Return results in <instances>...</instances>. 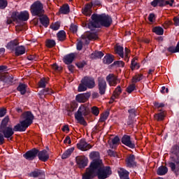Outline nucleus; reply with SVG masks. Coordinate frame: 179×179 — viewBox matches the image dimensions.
Returning a JSON list of instances; mask_svg holds the SVG:
<instances>
[{"instance_id":"nucleus-1","label":"nucleus","mask_w":179,"mask_h":179,"mask_svg":"<svg viewBox=\"0 0 179 179\" xmlns=\"http://www.w3.org/2000/svg\"><path fill=\"white\" fill-rule=\"evenodd\" d=\"M111 168L110 166H104V165L101 164L98 167L92 168L83 176V179H91L93 177L97 176L99 179H106L108 178L111 176Z\"/></svg>"},{"instance_id":"nucleus-2","label":"nucleus","mask_w":179,"mask_h":179,"mask_svg":"<svg viewBox=\"0 0 179 179\" xmlns=\"http://www.w3.org/2000/svg\"><path fill=\"white\" fill-rule=\"evenodd\" d=\"M112 22L111 17L106 15V14H94L92 15V22L87 23V26L91 30H93V29L100 27V26L108 27L110 26Z\"/></svg>"},{"instance_id":"nucleus-3","label":"nucleus","mask_w":179,"mask_h":179,"mask_svg":"<svg viewBox=\"0 0 179 179\" xmlns=\"http://www.w3.org/2000/svg\"><path fill=\"white\" fill-rule=\"evenodd\" d=\"M34 117L30 112H25L22 115V121L14 127V131L23 132L31 125Z\"/></svg>"},{"instance_id":"nucleus-4","label":"nucleus","mask_w":179,"mask_h":179,"mask_svg":"<svg viewBox=\"0 0 179 179\" xmlns=\"http://www.w3.org/2000/svg\"><path fill=\"white\" fill-rule=\"evenodd\" d=\"M171 153L173 155L172 159L176 164L171 162L169 163V167H171L172 171H174L176 176L179 174V148L178 146H174L172 148Z\"/></svg>"},{"instance_id":"nucleus-5","label":"nucleus","mask_w":179,"mask_h":179,"mask_svg":"<svg viewBox=\"0 0 179 179\" xmlns=\"http://www.w3.org/2000/svg\"><path fill=\"white\" fill-rule=\"evenodd\" d=\"M90 110L89 109V106L87 105H81L78 112L75 114V118L80 124L82 125H86V121H85V118L83 117L87 115Z\"/></svg>"},{"instance_id":"nucleus-6","label":"nucleus","mask_w":179,"mask_h":179,"mask_svg":"<svg viewBox=\"0 0 179 179\" xmlns=\"http://www.w3.org/2000/svg\"><path fill=\"white\" fill-rule=\"evenodd\" d=\"M89 157L92 162L90 166L87 169L86 171H88L94 169V167H99L103 164V161L100 159V153L97 151H92L90 153Z\"/></svg>"},{"instance_id":"nucleus-7","label":"nucleus","mask_w":179,"mask_h":179,"mask_svg":"<svg viewBox=\"0 0 179 179\" xmlns=\"http://www.w3.org/2000/svg\"><path fill=\"white\" fill-rule=\"evenodd\" d=\"M29 11L24 10L22 12H14L12 13L11 15V19H8L7 20V23H8V24H10V23H12L13 22H15L16 23H17V22H19V20H22V22H26L27 20H29Z\"/></svg>"},{"instance_id":"nucleus-8","label":"nucleus","mask_w":179,"mask_h":179,"mask_svg":"<svg viewBox=\"0 0 179 179\" xmlns=\"http://www.w3.org/2000/svg\"><path fill=\"white\" fill-rule=\"evenodd\" d=\"M31 13L33 16H41L44 13V6L39 1H35L31 6Z\"/></svg>"},{"instance_id":"nucleus-9","label":"nucleus","mask_w":179,"mask_h":179,"mask_svg":"<svg viewBox=\"0 0 179 179\" xmlns=\"http://www.w3.org/2000/svg\"><path fill=\"white\" fill-rule=\"evenodd\" d=\"M82 40L84 43H89L90 40H97L99 36L96 33L87 31L83 35H82Z\"/></svg>"},{"instance_id":"nucleus-10","label":"nucleus","mask_w":179,"mask_h":179,"mask_svg":"<svg viewBox=\"0 0 179 179\" xmlns=\"http://www.w3.org/2000/svg\"><path fill=\"white\" fill-rule=\"evenodd\" d=\"M93 148V145L88 144L85 139H82L77 143V149L82 150L83 152H86Z\"/></svg>"},{"instance_id":"nucleus-11","label":"nucleus","mask_w":179,"mask_h":179,"mask_svg":"<svg viewBox=\"0 0 179 179\" xmlns=\"http://www.w3.org/2000/svg\"><path fill=\"white\" fill-rule=\"evenodd\" d=\"M76 162L80 169H85L89 163V159L85 156H78L76 158Z\"/></svg>"},{"instance_id":"nucleus-12","label":"nucleus","mask_w":179,"mask_h":179,"mask_svg":"<svg viewBox=\"0 0 179 179\" xmlns=\"http://www.w3.org/2000/svg\"><path fill=\"white\" fill-rule=\"evenodd\" d=\"M0 132L4 135V138L12 139V136L14 134L13 129L12 127H3V126H1Z\"/></svg>"},{"instance_id":"nucleus-13","label":"nucleus","mask_w":179,"mask_h":179,"mask_svg":"<svg viewBox=\"0 0 179 179\" xmlns=\"http://www.w3.org/2000/svg\"><path fill=\"white\" fill-rule=\"evenodd\" d=\"M81 83H83V85H85L88 89H93V87L96 86L94 79L90 77H85L83 80H81Z\"/></svg>"},{"instance_id":"nucleus-14","label":"nucleus","mask_w":179,"mask_h":179,"mask_svg":"<svg viewBox=\"0 0 179 179\" xmlns=\"http://www.w3.org/2000/svg\"><path fill=\"white\" fill-rule=\"evenodd\" d=\"M98 87L101 94H105L107 89V83L104 78H99Z\"/></svg>"},{"instance_id":"nucleus-15","label":"nucleus","mask_w":179,"mask_h":179,"mask_svg":"<svg viewBox=\"0 0 179 179\" xmlns=\"http://www.w3.org/2000/svg\"><path fill=\"white\" fill-rule=\"evenodd\" d=\"M106 80L110 86H117L120 83V79H117L115 75L110 74L106 77Z\"/></svg>"},{"instance_id":"nucleus-16","label":"nucleus","mask_w":179,"mask_h":179,"mask_svg":"<svg viewBox=\"0 0 179 179\" xmlns=\"http://www.w3.org/2000/svg\"><path fill=\"white\" fill-rule=\"evenodd\" d=\"M122 143H123V145H125L126 146H128V148H131V149H134V148H135V143L131 141V137L128 135H124L122 137Z\"/></svg>"},{"instance_id":"nucleus-17","label":"nucleus","mask_w":179,"mask_h":179,"mask_svg":"<svg viewBox=\"0 0 179 179\" xmlns=\"http://www.w3.org/2000/svg\"><path fill=\"white\" fill-rule=\"evenodd\" d=\"M89 97H90V92L79 94L76 96V99L78 103H86V101L89 100Z\"/></svg>"},{"instance_id":"nucleus-18","label":"nucleus","mask_w":179,"mask_h":179,"mask_svg":"<svg viewBox=\"0 0 179 179\" xmlns=\"http://www.w3.org/2000/svg\"><path fill=\"white\" fill-rule=\"evenodd\" d=\"M38 157L41 162H47L50 159V154L47 150H43L38 153Z\"/></svg>"},{"instance_id":"nucleus-19","label":"nucleus","mask_w":179,"mask_h":179,"mask_svg":"<svg viewBox=\"0 0 179 179\" xmlns=\"http://www.w3.org/2000/svg\"><path fill=\"white\" fill-rule=\"evenodd\" d=\"M38 154V150H32L31 151H28L25 155H24V157L25 159H27V160H33L36 156Z\"/></svg>"},{"instance_id":"nucleus-20","label":"nucleus","mask_w":179,"mask_h":179,"mask_svg":"<svg viewBox=\"0 0 179 179\" xmlns=\"http://www.w3.org/2000/svg\"><path fill=\"white\" fill-rule=\"evenodd\" d=\"M92 6L93 4L92 3L87 4L84 8H83L82 12L85 16H90L92 15Z\"/></svg>"},{"instance_id":"nucleus-21","label":"nucleus","mask_w":179,"mask_h":179,"mask_svg":"<svg viewBox=\"0 0 179 179\" xmlns=\"http://www.w3.org/2000/svg\"><path fill=\"white\" fill-rule=\"evenodd\" d=\"M19 45V41L17 40L11 41L10 43L7 44L8 50H10V51L16 50L17 48V45Z\"/></svg>"},{"instance_id":"nucleus-22","label":"nucleus","mask_w":179,"mask_h":179,"mask_svg":"<svg viewBox=\"0 0 179 179\" xmlns=\"http://www.w3.org/2000/svg\"><path fill=\"white\" fill-rule=\"evenodd\" d=\"M126 163L128 167H134V166H136V163L135 162V156H129L126 159Z\"/></svg>"},{"instance_id":"nucleus-23","label":"nucleus","mask_w":179,"mask_h":179,"mask_svg":"<svg viewBox=\"0 0 179 179\" xmlns=\"http://www.w3.org/2000/svg\"><path fill=\"white\" fill-rule=\"evenodd\" d=\"M73 59H75V54L71 53L64 57V62L67 65H69V64H72V62H73Z\"/></svg>"},{"instance_id":"nucleus-24","label":"nucleus","mask_w":179,"mask_h":179,"mask_svg":"<svg viewBox=\"0 0 179 179\" xmlns=\"http://www.w3.org/2000/svg\"><path fill=\"white\" fill-rule=\"evenodd\" d=\"M108 143L112 149H115V148H117V145L120 143V138L115 136L113 139L109 141Z\"/></svg>"},{"instance_id":"nucleus-25","label":"nucleus","mask_w":179,"mask_h":179,"mask_svg":"<svg viewBox=\"0 0 179 179\" xmlns=\"http://www.w3.org/2000/svg\"><path fill=\"white\" fill-rule=\"evenodd\" d=\"M169 171V169L164 166H161L158 168L157 171V174L158 176H165V174H167Z\"/></svg>"},{"instance_id":"nucleus-26","label":"nucleus","mask_w":179,"mask_h":179,"mask_svg":"<svg viewBox=\"0 0 179 179\" xmlns=\"http://www.w3.org/2000/svg\"><path fill=\"white\" fill-rule=\"evenodd\" d=\"M40 22L43 26L45 27H48V24H50V19L47 15H42L40 17Z\"/></svg>"},{"instance_id":"nucleus-27","label":"nucleus","mask_w":179,"mask_h":179,"mask_svg":"<svg viewBox=\"0 0 179 179\" xmlns=\"http://www.w3.org/2000/svg\"><path fill=\"white\" fill-rule=\"evenodd\" d=\"M118 173L121 179L129 178V173L127 172V170L124 169H120Z\"/></svg>"},{"instance_id":"nucleus-28","label":"nucleus","mask_w":179,"mask_h":179,"mask_svg":"<svg viewBox=\"0 0 179 179\" xmlns=\"http://www.w3.org/2000/svg\"><path fill=\"white\" fill-rule=\"evenodd\" d=\"M15 55L19 57V55H23L26 52V48L23 46H18L15 48Z\"/></svg>"},{"instance_id":"nucleus-29","label":"nucleus","mask_w":179,"mask_h":179,"mask_svg":"<svg viewBox=\"0 0 179 179\" xmlns=\"http://www.w3.org/2000/svg\"><path fill=\"white\" fill-rule=\"evenodd\" d=\"M73 150H75V148H71L68 149L62 156V159H68L72 153H73Z\"/></svg>"},{"instance_id":"nucleus-30","label":"nucleus","mask_w":179,"mask_h":179,"mask_svg":"<svg viewBox=\"0 0 179 179\" xmlns=\"http://www.w3.org/2000/svg\"><path fill=\"white\" fill-rule=\"evenodd\" d=\"M114 61V56L113 55H107L103 58V63L110 64Z\"/></svg>"},{"instance_id":"nucleus-31","label":"nucleus","mask_w":179,"mask_h":179,"mask_svg":"<svg viewBox=\"0 0 179 179\" xmlns=\"http://www.w3.org/2000/svg\"><path fill=\"white\" fill-rule=\"evenodd\" d=\"M116 54H118L121 58H124V48L120 45H117L115 48Z\"/></svg>"},{"instance_id":"nucleus-32","label":"nucleus","mask_w":179,"mask_h":179,"mask_svg":"<svg viewBox=\"0 0 179 179\" xmlns=\"http://www.w3.org/2000/svg\"><path fill=\"white\" fill-rule=\"evenodd\" d=\"M152 31L155 33V34H157L158 36H162L163 33H164V30L163 28L160 27H156L152 29Z\"/></svg>"},{"instance_id":"nucleus-33","label":"nucleus","mask_w":179,"mask_h":179,"mask_svg":"<svg viewBox=\"0 0 179 179\" xmlns=\"http://www.w3.org/2000/svg\"><path fill=\"white\" fill-rule=\"evenodd\" d=\"M120 94H121V87H117L113 92V94L112 96V100L117 99L120 96Z\"/></svg>"},{"instance_id":"nucleus-34","label":"nucleus","mask_w":179,"mask_h":179,"mask_svg":"<svg viewBox=\"0 0 179 179\" xmlns=\"http://www.w3.org/2000/svg\"><path fill=\"white\" fill-rule=\"evenodd\" d=\"M57 38L59 41H64L65 38H66V34H65V31H60L57 33Z\"/></svg>"},{"instance_id":"nucleus-35","label":"nucleus","mask_w":179,"mask_h":179,"mask_svg":"<svg viewBox=\"0 0 179 179\" xmlns=\"http://www.w3.org/2000/svg\"><path fill=\"white\" fill-rule=\"evenodd\" d=\"M27 87V85L20 84L17 87L18 92H20L21 94H24L26 93V88Z\"/></svg>"},{"instance_id":"nucleus-36","label":"nucleus","mask_w":179,"mask_h":179,"mask_svg":"<svg viewBox=\"0 0 179 179\" xmlns=\"http://www.w3.org/2000/svg\"><path fill=\"white\" fill-rule=\"evenodd\" d=\"M48 83V78H43L41 79L40 82L38 83L39 87H45V85Z\"/></svg>"},{"instance_id":"nucleus-37","label":"nucleus","mask_w":179,"mask_h":179,"mask_svg":"<svg viewBox=\"0 0 179 179\" xmlns=\"http://www.w3.org/2000/svg\"><path fill=\"white\" fill-rule=\"evenodd\" d=\"M60 13H63V15H66V13H69V6L67 4L63 6L60 8Z\"/></svg>"},{"instance_id":"nucleus-38","label":"nucleus","mask_w":179,"mask_h":179,"mask_svg":"<svg viewBox=\"0 0 179 179\" xmlns=\"http://www.w3.org/2000/svg\"><path fill=\"white\" fill-rule=\"evenodd\" d=\"M136 58H134L131 60V68L132 69V71H134V69H139V64H138V62H136Z\"/></svg>"},{"instance_id":"nucleus-39","label":"nucleus","mask_w":179,"mask_h":179,"mask_svg":"<svg viewBox=\"0 0 179 179\" xmlns=\"http://www.w3.org/2000/svg\"><path fill=\"white\" fill-rule=\"evenodd\" d=\"M143 79V76L142 74H138V75H136L134 77H133L132 83H136V82H139L140 80H142Z\"/></svg>"},{"instance_id":"nucleus-40","label":"nucleus","mask_w":179,"mask_h":179,"mask_svg":"<svg viewBox=\"0 0 179 179\" xmlns=\"http://www.w3.org/2000/svg\"><path fill=\"white\" fill-rule=\"evenodd\" d=\"M108 115H110V113L108 112L103 113L99 119V122H104L108 118Z\"/></svg>"},{"instance_id":"nucleus-41","label":"nucleus","mask_w":179,"mask_h":179,"mask_svg":"<svg viewBox=\"0 0 179 179\" xmlns=\"http://www.w3.org/2000/svg\"><path fill=\"white\" fill-rule=\"evenodd\" d=\"M155 120H157V121H162L164 119V112H161L160 113H158L155 115Z\"/></svg>"},{"instance_id":"nucleus-42","label":"nucleus","mask_w":179,"mask_h":179,"mask_svg":"<svg viewBox=\"0 0 179 179\" xmlns=\"http://www.w3.org/2000/svg\"><path fill=\"white\" fill-rule=\"evenodd\" d=\"M55 41L48 40L46 41V46L48 47V48H52V47H55Z\"/></svg>"},{"instance_id":"nucleus-43","label":"nucleus","mask_w":179,"mask_h":179,"mask_svg":"<svg viewBox=\"0 0 179 179\" xmlns=\"http://www.w3.org/2000/svg\"><path fill=\"white\" fill-rule=\"evenodd\" d=\"M104 56V54L101 52H95L94 54L92 55V58H101Z\"/></svg>"},{"instance_id":"nucleus-44","label":"nucleus","mask_w":179,"mask_h":179,"mask_svg":"<svg viewBox=\"0 0 179 179\" xmlns=\"http://www.w3.org/2000/svg\"><path fill=\"white\" fill-rule=\"evenodd\" d=\"M91 111H92V113L96 116H97V115H99V114H100V110H99V108H97L96 106L92 107L91 109Z\"/></svg>"},{"instance_id":"nucleus-45","label":"nucleus","mask_w":179,"mask_h":179,"mask_svg":"<svg viewBox=\"0 0 179 179\" xmlns=\"http://www.w3.org/2000/svg\"><path fill=\"white\" fill-rule=\"evenodd\" d=\"M8 6L7 0H0V9H5Z\"/></svg>"},{"instance_id":"nucleus-46","label":"nucleus","mask_w":179,"mask_h":179,"mask_svg":"<svg viewBox=\"0 0 179 179\" xmlns=\"http://www.w3.org/2000/svg\"><path fill=\"white\" fill-rule=\"evenodd\" d=\"M87 90V87L83 83H81L78 86V92H85Z\"/></svg>"},{"instance_id":"nucleus-47","label":"nucleus","mask_w":179,"mask_h":179,"mask_svg":"<svg viewBox=\"0 0 179 179\" xmlns=\"http://www.w3.org/2000/svg\"><path fill=\"white\" fill-rule=\"evenodd\" d=\"M135 84H131L129 85L127 88V93H131V92H134L135 90Z\"/></svg>"},{"instance_id":"nucleus-48","label":"nucleus","mask_w":179,"mask_h":179,"mask_svg":"<svg viewBox=\"0 0 179 179\" xmlns=\"http://www.w3.org/2000/svg\"><path fill=\"white\" fill-rule=\"evenodd\" d=\"M40 174H41V171H33L30 173V176L31 177H38V176H40Z\"/></svg>"},{"instance_id":"nucleus-49","label":"nucleus","mask_w":179,"mask_h":179,"mask_svg":"<svg viewBox=\"0 0 179 179\" xmlns=\"http://www.w3.org/2000/svg\"><path fill=\"white\" fill-rule=\"evenodd\" d=\"M61 24H59V22H55L51 25V29H52V30H58Z\"/></svg>"},{"instance_id":"nucleus-50","label":"nucleus","mask_w":179,"mask_h":179,"mask_svg":"<svg viewBox=\"0 0 179 179\" xmlns=\"http://www.w3.org/2000/svg\"><path fill=\"white\" fill-rule=\"evenodd\" d=\"M114 65L115 66H119L120 68H123V66H124V65H125V64L122 61H116L114 62Z\"/></svg>"},{"instance_id":"nucleus-51","label":"nucleus","mask_w":179,"mask_h":179,"mask_svg":"<svg viewBox=\"0 0 179 179\" xmlns=\"http://www.w3.org/2000/svg\"><path fill=\"white\" fill-rule=\"evenodd\" d=\"M6 114V109L5 108H2L0 109V117H5Z\"/></svg>"},{"instance_id":"nucleus-52","label":"nucleus","mask_w":179,"mask_h":179,"mask_svg":"<svg viewBox=\"0 0 179 179\" xmlns=\"http://www.w3.org/2000/svg\"><path fill=\"white\" fill-rule=\"evenodd\" d=\"M70 30L73 33H76V31H78V27L75 24H71L70 27Z\"/></svg>"},{"instance_id":"nucleus-53","label":"nucleus","mask_w":179,"mask_h":179,"mask_svg":"<svg viewBox=\"0 0 179 179\" xmlns=\"http://www.w3.org/2000/svg\"><path fill=\"white\" fill-rule=\"evenodd\" d=\"M172 22L171 20H166L164 24V27L165 29H167V27H169V26H171Z\"/></svg>"},{"instance_id":"nucleus-54","label":"nucleus","mask_w":179,"mask_h":179,"mask_svg":"<svg viewBox=\"0 0 179 179\" xmlns=\"http://www.w3.org/2000/svg\"><path fill=\"white\" fill-rule=\"evenodd\" d=\"M154 106L156 108H160L162 107H164V103H159L157 102H155L154 103Z\"/></svg>"},{"instance_id":"nucleus-55","label":"nucleus","mask_w":179,"mask_h":179,"mask_svg":"<svg viewBox=\"0 0 179 179\" xmlns=\"http://www.w3.org/2000/svg\"><path fill=\"white\" fill-rule=\"evenodd\" d=\"M128 54H129V50L126 48H125V53H124V55H125V61H129V60Z\"/></svg>"},{"instance_id":"nucleus-56","label":"nucleus","mask_w":179,"mask_h":179,"mask_svg":"<svg viewBox=\"0 0 179 179\" xmlns=\"http://www.w3.org/2000/svg\"><path fill=\"white\" fill-rule=\"evenodd\" d=\"M8 122H9V117H6L3 121H2V125H3L4 127L6 125V124H8Z\"/></svg>"},{"instance_id":"nucleus-57","label":"nucleus","mask_w":179,"mask_h":179,"mask_svg":"<svg viewBox=\"0 0 179 179\" xmlns=\"http://www.w3.org/2000/svg\"><path fill=\"white\" fill-rule=\"evenodd\" d=\"M155 14L151 13L149 15L148 20H150V22H155Z\"/></svg>"},{"instance_id":"nucleus-58","label":"nucleus","mask_w":179,"mask_h":179,"mask_svg":"<svg viewBox=\"0 0 179 179\" xmlns=\"http://www.w3.org/2000/svg\"><path fill=\"white\" fill-rule=\"evenodd\" d=\"M64 143H68V145H71V137L66 136L64 141Z\"/></svg>"},{"instance_id":"nucleus-59","label":"nucleus","mask_w":179,"mask_h":179,"mask_svg":"<svg viewBox=\"0 0 179 179\" xmlns=\"http://www.w3.org/2000/svg\"><path fill=\"white\" fill-rule=\"evenodd\" d=\"M5 143V138L3 135L0 133V145H3Z\"/></svg>"},{"instance_id":"nucleus-60","label":"nucleus","mask_w":179,"mask_h":179,"mask_svg":"<svg viewBox=\"0 0 179 179\" xmlns=\"http://www.w3.org/2000/svg\"><path fill=\"white\" fill-rule=\"evenodd\" d=\"M157 1L158 6H163L166 5V1H164V0H157Z\"/></svg>"},{"instance_id":"nucleus-61","label":"nucleus","mask_w":179,"mask_h":179,"mask_svg":"<svg viewBox=\"0 0 179 179\" xmlns=\"http://www.w3.org/2000/svg\"><path fill=\"white\" fill-rule=\"evenodd\" d=\"M173 22H174L175 26H179V17H175L173 18Z\"/></svg>"},{"instance_id":"nucleus-62","label":"nucleus","mask_w":179,"mask_h":179,"mask_svg":"<svg viewBox=\"0 0 179 179\" xmlns=\"http://www.w3.org/2000/svg\"><path fill=\"white\" fill-rule=\"evenodd\" d=\"M82 48H83L82 41H79V42L77 43V50H78V51H80V50H82Z\"/></svg>"},{"instance_id":"nucleus-63","label":"nucleus","mask_w":179,"mask_h":179,"mask_svg":"<svg viewBox=\"0 0 179 179\" xmlns=\"http://www.w3.org/2000/svg\"><path fill=\"white\" fill-rule=\"evenodd\" d=\"M52 90H45L43 92V94H52Z\"/></svg>"},{"instance_id":"nucleus-64","label":"nucleus","mask_w":179,"mask_h":179,"mask_svg":"<svg viewBox=\"0 0 179 179\" xmlns=\"http://www.w3.org/2000/svg\"><path fill=\"white\" fill-rule=\"evenodd\" d=\"M85 62H80L77 64V66L78 68H83V66H85Z\"/></svg>"}]
</instances>
